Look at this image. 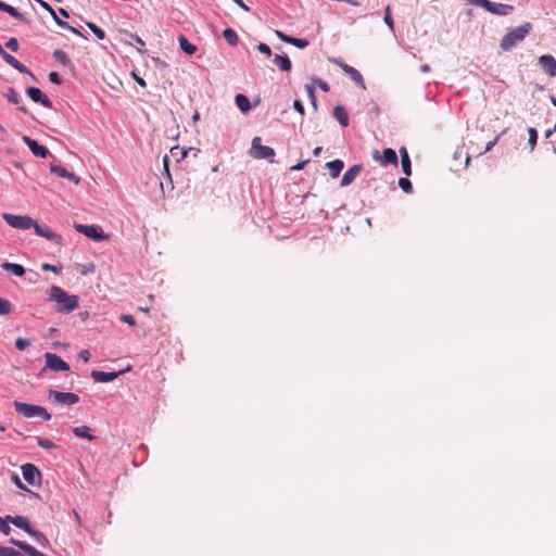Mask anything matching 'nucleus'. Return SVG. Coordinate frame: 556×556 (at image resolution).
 Masks as SVG:
<instances>
[{
    "label": "nucleus",
    "instance_id": "f257e3e1",
    "mask_svg": "<svg viewBox=\"0 0 556 556\" xmlns=\"http://www.w3.org/2000/svg\"><path fill=\"white\" fill-rule=\"evenodd\" d=\"M49 300L58 304V312L71 313L78 307L79 298L70 295L61 287L52 286L49 290Z\"/></svg>",
    "mask_w": 556,
    "mask_h": 556
},
{
    "label": "nucleus",
    "instance_id": "f03ea898",
    "mask_svg": "<svg viewBox=\"0 0 556 556\" xmlns=\"http://www.w3.org/2000/svg\"><path fill=\"white\" fill-rule=\"evenodd\" d=\"M531 28L532 25L530 23H525L523 25L509 30L501 40V49L503 51H509L526 38Z\"/></svg>",
    "mask_w": 556,
    "mask_h": 556
},
{
    "label": "nucleus",
    "instance_id": "7ed1b4c3",
    "mask_svg": "<svg viewBox=\"0 0 556 556\" xmlns=\"http://www.w3.org/2000/svg\"><path fill=\"white\" fill-rule=\"evenodd\" d=\"M14 408L26 418L41 417L43 420L51 419V414L43 406L15 401Z\"/></svg>",
    "mask_w": 556,
    "mask_h": 556
},
{
    "label": "nucleus",
    "instance_id": "20e7f679",
    "mask_svg": "<svg viewBox=\"0 0 556 556\" xmlns=\"http://www.w3.org/2000/svg\"><path fill=\"white\" fill-rule=\"evenodd\" d=\"M2 218L8 223V225L15 229L25 230L34 228L36 225V220L27 215H13L10 213H3Z\"/></svg>",
    "mask_w": 556,
    "mask_h": 556
},
{
    "label": "nucleus",
    "instance_id": "39448f33",
    "mask_svg": "<svg viewBox=\"0 0 556 556\" xmlns=\"http://www.w3.org/2000/svg\"><path fill=\"white\" fill-rule=\"evenodd\" d=\"M251 154L255 159H265L270 162L274 161L275 151L273 148L268 146L262 144V139L260 137H254L252 140Z\"/></svg>",
    "mask_w": 556,
    "mask_h": 556
},
{
    "label": "nucleus",
    "instance_id": "423d86ee",
    "mask_svg": "<svg viewBox=\"0 0 556 556\" xmlns=\"http://www.w3.org/2000/svg\"><path fill=\"white\" fill-rule=\"evenodd\" d=\"M45 359L46 366L43 367L42 371L46 369L53 371H67L70 369L68 364L54 353L47 352L45 354Z\"/></svg>",
    "mask_w": 556,
    "mask_h": 556
},
{
    "label": "nucleus",
    "instance_id": "0eeeda50",
    "mask_svg": "<svg viewBox=\"0 0 556 556\" xmlns=\"http://www.w3.org/2000/svg\"><path fill=\"white\" fill-rule=\"evenodd\" d=\"M49 399L62 405H74L79 402V396L73 392H60L56 390L49 391Z\"/></svg>",
    "mask_w": 556,
    "mask_h": 556
},
{
    "label": "nucleus",
    "instance_id": "6e6552de",
    "mask_svg": "<svg viewBox=\"0 0 556 556\" xmlns=\"http://www.w3.org/2000/svg\"><path fill=\"white\" fill-rule=\"evenodd\" d=\"M372 157L375 161L379 162L382 166L394 165L397 166V154L391 149L387 148L383 150L382 154L378 150H374Z\"/></svg>",
    "mask_w": 556,
    "mask_h": 556
},
{
    "label": "nucleus",
    "instance_id": "1a4fd4ad",
    "mask_svg": "<svg viewBox=\"0 0 556 556\" xmlns=\"http://www.w3.org/2000/svg\"><path fill=\"white\" fill-rule=\"evenodd\" d=\"M22 475L25 481L30 485H37L40 483L41 473L39 469L33 464L23 465Z\"/></svg>",
    "mask_w": 556,
    "mask_h": 556
},
{
    "label": "nucleus",
    "instance_id": "9d476101",
    "mask_svg": "<svg viewBox=\"0 0 556 556\" xmlns=\"http://www.w3.org/2000/svg\"><path fill=\"white\" fill-rule=\"evenodd\" d=\"M539 65L549 77L556 76V59L553 55H541L539 58Z\"/></svg>",
    "mask_w": 556,
    "mask_h": 556
},
{
    "label": "nucleus",
    "instance_id": "9b49d317",
    "mask_svg": "<svg viewBox=\"0 0 556 556\" xmlns=\"http://www.w3.org/2000/svg\"><path fill=\"white\" fill-rule=\"evenodd\" d=\"M26 93L34 102L41 103L47 109L52 108V101L39 88L29 87Z\"/></svg>",
    "mask_w": 556,
    "mask_h": 556
},
{
    "label": "nucleus",
    "instance_id": "f8f14e48",
    "mask_svg": "<svg viewBox=\"0 0 556 556\" xmlns=\"http://www.w3.org/2000/svg\"><path fill=\"white\" fill-rule=\"evenodd\" d=\"M34 229H35V232L40 236V237H43L52 242H55L56 244H62L63 243V239L60 235L53 232L51 230V228H49L48 226H40L37 222H36V225L34 226Z\"/></svg>",
    "mask_w": 556,
    "mask_h": 556
},
{
    "label": "nucleus",
    "instance_id": "ddd939ff",
    "mask_svg": "<svg viewBox=\"0 0 556 556\" xmlns=\"http://www.w3.org/2000/svg\"><path fill=\"white\" fill-rule=\"evenodd\" d=\"M74 227L78 232L84 233L86 237L96 241L104 240L108 238V236H105L102 231L99 232L98 229L93 226L76 224Z\"/></svg>",
    "mask_w": 556,
    "mask_h": 556
},
{
    "label": "nucleus",
    "instance_id": "4468645a",
    "mask_svg": "<svg viewBox=\"0 0 556 556\" xmlns=\"http://www.w3.org/2000/svg\"><path fill=\"white\" fill-rule=\"evenodd\" d=\"M23 141L26 143V146L29 148V150L33 152L34 155L46 159L49 154V150L39 144L36 140L31 139L30 137L24 136Z\"/></svg>",
    "mask_w": 556,
    "mask_h": 556
},
{
    "label": "nucleus",
    "instance_id": "2eb2a0df",
    "mask_svg": "<svg viewBox=\"0 0 556 556\" xmlns=\"http://www.w3.org/2000/svg\"><path fill=\"white\" fill-rule=\"evenodd\" d=\"M275 35L283 42L293 45L294 47H296L299 49H304L308 46V41L306 39L290 37V36L286 35L283 31L278 30V29L275 30Z\"/></svg>",
    "mask_w": 556,
    "mask_h": 556
},
{
    "label": "nucleus",
    "instance_id": "dca6fc26",
    "mask_svg": "<svg viewBox=\"0 0 556 556\" xmlns=\"http://www.w3.org/2000/svg\"><path fill=\"white\" fill-rule=\"evenodd\" d=\"M486 11L495 15H508L514 11V7L510 4L495 3L490 1Z\"/></svg>",
    "mask_w": 556,
    "mask_h": 556
},
{
    "label": "nucleus",
    "instance_id": "f3484780",
    "mask_svg": "<svg viewBox=\"0 0 556 556\" xmlns=\"http://www.w3.org/2000/svg\"><path fill=\"white\" fill-rule=\"evenodd\" d=\"M361 170H362V165H359V164L351 166L344 173V175L341 179V186L346 187V186L351 185L354 181V179L359 175Z\"/></svg>",
    "mask_w": 556,
    "mask_h": 556
},
{
    "label": "nucleus",
    "instance_id": "a211bd4d",
    "mask_svg": "<svg viewBox=\"0 0 556 556\" xmlns=\"http://www.w3.org/2000/svg\"><path fill=\"white\" fill-rule=\"evenodd\" d=\"M51 173L58 175L59 177L66 178L76 185L79 184L80 179L77 177L74 173L68 172L66 168L60 166V165H51L50 166Z\"/></svg>",
    "mask_w": 556,
    "mask_h": 556
},
{
    "label": "nucleus",
    "instance_id": "6ab92c4d",
    "mask_svg": "<svg viewBox=\"0 0 556 556\" xmlns=\"http://www.w3.org/2000/svg\"><path fill=\"white\" fill-rule=\"evenodd\" d=\"M8 523H12L15 527L26 531L27 533L33 529L29 525V521L24 516H7Z\"/></svg>",
    "mask_w": 556,
    "mask_h": 556
},
{
    "label": "nucleus",
    "instance_id": "aec40b11",
    "mask_svg": "<svg viewBox=\"0 0 556 556\" xmlns=\"http://www.w3.org/2000/svg\"><path fill=\"white\" fill-rule=\"evenodd\" d=\"M121 372H105L100 370H92L91 378L96 382H110L113 381Z\"/></svg>",
    "mask_w": 556,
    "mask_h": 556
},
{
    "label": "nucleus",
    "instance_id": "412c9836",
    "mask_svg": "<svg viewBox=\"0 0 556 556\" xmlns=\"http://www.w3.org/2000/svg\"><path fill=\"white\" fill-rule=\"evenodd\" d=\"M10 542L12 544L16 545L17 547H20L28 556H45L41 552H39L34 546H31L25 542H22V541L15 540V539H11Z\"/></svg>",
    "mask_w": 556,
    "mask_h": 556
},
{
    "label": "nucleus",
    "instance_id": "4be33fe9",
    "mask_svg": "<svg viewBox=\"0 0 556 556\" xmlns=\"http://www.w3.org/2000/svg\"><path fill=\"white\" fill-rule=\"evenodd\" d=\"M326 167L328 168L330 176L332 178H337L343 169L344 163L341 160H333L328 162Z\"/></svg>",
    "mask_w": 556,
    "mask_h": 556
},
{
    "label": "nucleus",
    "instance_id": "5701e85b",
    "mask_svg": "<svg viewBox=\"0 0 556 556\" xmlns=\"http://www.w3.org/2000/svg\"><path fill=\"white\" fill-rule=\"evenodd\" d=\"M333 117L340 123L342 127L349 126L348 113L343 106L337 105L333 109Z\"/></svg>",
    "mask_w": 556,
    "mask_h": 556
},
{
    "label": "nucleus",
    "instance_id": "b1692460",
    "mask_svg": "<svg viewBox=\"0 0 556 556\" xmlns=\"http://www.w3.org/2000/svg\"><path fill=\"white\" fill-rule=\"evenodd\" d=\"M341 67L344 71V73H346L355 83L362 85L364 84L363 76L357 70L348 64H342Z\"/></svg>",
    "mask_w": 556,
    "mask_h": 556
},
{
    "label": "nucleus",
    "instance_id": "393cba45",
    "mask_svg": "<svg viewBox=\"0 0 556 556\" xmlns=\"http://www.w3.org/2000/svg\"><path fill=\"white\" fill-rule=\"evenodd\" d=\"M274 63L279 67V70L283 72H288L291 70V61L287 55L277 54L274 58Z\"/></svg>",
    "mask_w": 556,
    "mask_h": 556
},
{
    "label": "nucleus",
    "instance_id": "a878e982",
    "mask_svg": "<svg viewBox=\"0 0 556 556\" xmlns=\"http://www.w3.org/2000/svg\"><path fill=\"white\" fill-rule=\"evenodd\" d=\"M73 432H74V434L76 437L84 438V439H87L89 441H92V440L96 439V437L90 433V428L87 427V426L75 427L73 429Z\"/></svg>",
    "mask_w": 556,
    "mask_h": 556
},
{
    "label": "nucleus",
    "instance_id": "bb28decb",
    "mask_svg": "<svg viewBox=\"0 0 556 556\" xmlns=\"http://www.w3.org/2000/svg\"><path fill=\"white\" fill-rule=\"evenodd\" d=\"M178 41H179L180 49L185 53L191 55L197 51V47L194 45H192L191 42H189V40L185 36H179Z\"/></svg>",
    "mask_w": 556,
    "mask_h": 556
},
{
    "label": "nucleus",
    "instance_id": "cd10ccee",
    "mask_svg": "<svg viewBox=\"0 0 556 556\" xmlns=\"http://www.w3.org/2000/svg\"><path fill=\"white\" fill-rule=\"evenodd\" d=\"M2 268L8 271H11L12 274H14L15 276H18V277H21L25 274L24 267L20 264H15V263L5 262L2 264Z\"/></svg>",
    "mask_w": 556,
    "mask_h": 556
},
{
    "label": "nucleus",
    "instance_id": "c85d7f7f",
    "mask_svg": "<svg viewBox=\"0 0 556 556\" xmlns=\"http://www.w3.org/2000/svg\"><path fill=\"white\" fill-rule=\"evenodd\" d=\"M223 37L232 47H236L239 43V37L232 28H226L223 31Z\"/></svg>",
    "mask_w": 556,
    "mask_h": 556
},
{
    "label": "nucleus",
    "instance_id": "c756f323",
    "mask_svg": "<svg viewBox=\"0 0 556 556\" xmlns=\"http://www.w3.org/2000/svg\"><path fill=\"white\" fill-rule=\"evenodd\" d=\"M235 100L240 111L245 113L251 109L250 100L244 94H237Z\"/></svg>",
    "mask_w": 556,
    "mask_h": 556
},
{
    "label": "nucleus",
    "instance_id": "7c9ffc66",
    "mask_svg": "<svg viewBox=\"0 0 556 556\" xmlns=\"http://www.w3.org/2000/svg\"><path fill=\"white\" fill-rule=\"evenodd\" d=\"M2 11L10 14L12 17H14L16 20H20L25 23L28 22L22 13H20L14 7H12L10 4L5 3L4 7L2 8Z\"/></svg>",
    "mask_w": 556,
    "mask_h": 556
},
{
    "label": "nucleus",
    "instance_id": "2f4dec72",
    "mask_svg": "<svg viewBox=\"0 0 556 556\" xmlns=\"http://www.w3.org/2000/svg\"><path fill=\"white\" fill-rule=\"evenodd\" d=\"M28 534H29L30 536H33V538L36 540V542H37L38 544H40L41 546H47V545H49V540H48V538H47L43 533H41L40 531H37V530L31 529V530L28 532Z\"/></svg>",
    "mask_w": 556,
    "mask_h": 556
},
{
    "label": "nucleus",
    "instance_id": "473e14b6",
    "mask_svg": "<svg viewBox=\"0 0 556 556\" xmlns=\"http://www.w3.org/2000/svg\"><path fill=\"white\" fill-rule=\"evenodd\" d=\"M86 25L99 40H103L105 38L104 30L102 28H100L98 25H96L94 23H91V22H87Z\"/></svg>",
    "mask_w": 556,
    "mask_h": 556
},
{
    "label": "nucleus",
    "instance_id": "72a5a7b5",
    "mask_svg": "<svg viewBox=\"0 0 556 556\" xmlns=\"http://www.w3.org/2000/svg\"><path fill=\"white\" fill-rule=\"evenodd\" d=\"M53 58L59 61L60 63H62L63 65H67L70 64V59L67 56V54L63 51V50H55L53 52Z\"/></svg>",
    "mask_w": 556,
    "mask_h": 556
},
{
    "label": "nucleus",
    "instance_id": "f704fd0d",
    "mask_svg": "<svg viewBox=\"0 0 556 556\" xmlns=\"http://www.w3.org/2000/svg\"><path fill=\"white\" fill-rule=\"evenodd\" d=\"M12 304L7 299L0 298V314L8 315L12 312Z\"/></svg>",
    "mask_w": 556,
    "mask_h": 556
},
{
    "label": "nucleus",
    "instance_id": "c9c22d12",
    "mask_svg": "<svg viewBox=\"0 0 556 556\" xmlns=\"http://www.w3.org/2000/svg\"><path fill=\"white\" fill-rule=\"evenodd\" d=\"M399 186L405 193H410L413 191L412 182L407 177L400 178Z\"/></svg>",
    "mask_w": 556,
    "mask_h": 556
},
{
    "label": "nucleus",
    "instance_id": "e433bc0d",
    "mask_svg": "<svg viewBox=\"0 0 556 556\" xmlns=\"http://www.w3.org/2000/svg\"><path fill=\"white\" fill-rule=\"evenodd\" d=\"M126 35L138 45V51L144 52L146 42L138 35L128 31Z\"/></svg>",
    "mask_w": 556,
    "mask_h": 556
},
{
    "label": "nucleus",
    "instance_id": "4c0bfd02",
    "mask_svg": "<svg viewBox=\"0 0 556 556\" xmlns=\"http://www.w3.org/2000/svg\"><path fill=\"white\" fill-rule=\"evenodd\" d=\"M5 97H7L8 101L12 104L20 103V97L14 88H9L8 92L5 93Z\"/></svg>",
    "mask_w": 556,
    "mask_h": 556
},
{
    "label": "nucleus",
    "instance_id": "58836bf2",
    "mask_svg": "<svg viewBox=\"0 0 556 556\" xmlns=\"http://www.w3.org/2000/svg\"><path fill=\"white\" fill-rule=\"evenodd\" d=\"M0 556H23L18 551L8 547L0 546Z\"/></svg>",
    "mask_w": 556,
    "mask_h": 556
},
{
    "label": "nucleus",
    "instance_id": "ea45409f",
    "mask_svg": "<svg viewBox=\"0 0 556 556\" xmlns=\"http://www.w3.org/2000/svg\"><path fill=\"white\" fill-rule=\"evenodd\" d=\"M36 440H37V444L45 450H51L56 446L52 441H50L48 439L37 437Z\"/></svg>",
    "mask_w": 556,
    "mask_h": 556
},
{
    "label": "nucleus",
    "instance_id": "a19ab883",
    "mask_svg": "<svg viewBox=\"0 0 556 556\" xmlns=\"http://www.w3.org/2000/svg\"><path fill=\"white\" fill-rule=\"evenodd\" d=\"M528 134H529V146H530L531 150H533L536 144V140H538V131L535 128L531 127L528 129Z\"/></svg>",
    "mask_w": 556,
    "mask_h": 556
},
{
    "label": "nucleus",
    "instance_id": "79ce46f5",
    "mask_svg": "<svg viewBox=\"0 0 556 556\" xmlns=\"http://www.w3.org/2000/svg\"><path fill=\"white\" fill-rule=\"evenodd\" d=\"M401 165H402V170L404 172V174L408 177L412 175V163H410V159H403L401 160Z\"/></svg>",
    "mask_w": 556,
    "mask_h": 556
},
{
    "label": "nucleus",
    "instance_id": "37998d69",
    "mask_svg": "<svg viewBox=\"0 0 556 556\" xmlns=\"http://www.w3.org/2000/svg\"><path fill=\"white\" fill-rule=\"evenodd\" d=\"M305 89H306V92L308 94V98L312 101L313 106L316 109L317 108V100H316V96H315V88H314V86L306 85Z\"/></svg>",
    "mask_w": 556,
    "mask_h": 556
},
{
    "label": "nucleus",
    "instance_id": "c03bdc74",
    "mask_svg": "<svg viewBox=\"0 0 556 556\" xmlns=\"http://www.w3.org/2000/svg\"><path fill=\"white\" fill-rule=\"evenodd\" d=\"M384 23L393 30L394 28V22H393V18H392V15H391V8L390 5H388L386 8V12H384Z\"/></svg>",
    "mask_w": 556,
    "mask_h": 556
},
{
    "label": "nucleus",
    "instance_id": "a18cd8bd",
    "mask_svg": "<svg viewBox=\"0 0 556 556\" xmlns=\"http://www.w3.org/2000/svg\"><path fill=\"white\" fill-rule=\"evenodd\" d=\"M30 345V342L29 340L27 339H24V338H17L15 340V348L20 351H23L25 350L26 348H28Z\"/></svg>",
    "mask_w": 556,
    "mask_h": 556
},
{
    "label": "nucleus",
    "instance_id": "49530a36",
    "mask_svg": "<svg viewBox=\"0 0 556 556\" xmlns=\"http://www.w3.org/2000/svg\"><path fill=\"white\" fill-rule=\"evenodd\" d=\"M467 2L471 5L483 8L484 10L490 5V0H467Z\"/></svg>",
    "mask_w": 556,
    "mask_h": 556
},
{
    "label": "nucleus",
    "instance_id": "de8ad7c7",
    "mask_svg": "<svg viewBox=\"0 0 556 556\" xmlns=\"http://www.w3.org/2000/svg\"><path fill=\"white\" fill-rule=\"evenodd\" d=\"M119 320L128 324L131 327L136 326V320L131 315L123 314V315H121Z\"/></svg>",
    "mask_w": 556,
    "mask_h": 556
},
{
    "label": "nucleus",
    "instance_id": "09e8293b",
    "mask_svg": "<svg viewBox=\"0 0 556 556\" xmlns=\"http://www.w3.org/2000/svg\"><path fill=\"white\" fill-rule=\"evenodd\" d=\"M5 47H7L8 49H10L11 51L16 52V51H17V49H18V42H17L16 38H13V37H12V38H10V39L7 41Z\"/></svg>",
    "mask_w": 556,
    "mask_h": 556
},
{
    "label": "nucleus",
    "instance_id": "8fccbe9b",
    "mask_svg": "<svg viewBox=\"0 0 556 556\" xmlns=\"http://www.w3.org/2000/svg\"><path fill=\"white\" fill-rule=\"evenodd\" d=\"M0 531H1L3 534H5V535L10 534V532H11V528H10V526L8 525L7 518H5V519H2V518L0 517Z\"/></svg>",
    "mask_w": 556,
    "mask_h": 556
},
{
    "label": "nucleus",
    "instance_id": "3c124183",
    "mask_svg": "<svg viewBox=\"0 0 556 556\" xmlns=\"http://www.w3.org/2000/svg\"><path fill=\"white\" fill-rule=\"evenodd\" d=\"M257 50H258L261 53H263V54H265V55H267V56H270V55H271V50H270L269 46H268V45H266V43H264V42L258 43V46H257Z\"/></svg>",
    "mask_w": 556,
    "mask_h": 556
},
{
    "label": "nucleus",
    "instance_id": "603ef678",
    "mask_svg": "<svg viewBox=\"0 0 556 556\" xmlns=\"http://www.w3.org/2000/svg\"><path fill=\"white\" fill-rule=\"evenodd\" d=\"M41 269L43 271H53L54 274H59L60 273V269L56 266L48 264V263H43L41 265Z\"/></svg>",
    "mask_w": 556,
    "mask_h": 556
},
{
    "label": "nucleus",
    "instance_id": "864d4df0",
    "mask_svg": "<svg viewBox=\"0 0 556 556\" xmlns=\"http://www.w3.org/2000/svg\"><path fill=\"white\" fill-rule=\"evenodd\" d=\"M39 4L46 10L48 11L52 17H55V11L52 9V7L47 3L46 1H42V0H38Z\"/></svg>",
    "mask_w": 556,
    "mask_h": 556
},
{
    "label": "nucleus",
    "instance_id": "5fc2aeb1",
    "mask_svg": "<svg viewBox=\"0 0 556 556\" xmlns=\"http://www.w3.org/2000/svg\"><path fill=\"white\" fill-rule=\"evenodd\" d=\"M49 79L51 83L60 85L62 83L60 75L56 72H51L49 74Z\"/></svg>",
    "mask_w": 556,
    "mask_h": 556
},
{
    "label": "nucleus",
    "instance_id": "6e6d98bb",
    "mask_svg": "<svg viewBox=\"0 0 556 556\" xmlns=\"http://www.w3.org/2000/svg\"><path fill=\"white\" fill-rule=\"evenodd\" d=\"M293 109L299 112L302 116L304 115V106L300 100L293 102Z\"/></svg>",
    "mask_w": 556,
    "mask_h": 556
},
{
    "label": "nucleus",
    "instance_id": "4d7b16f0",
    "mask_svg": "<svg viewBox=\"0 0 556 556\" xmlns=\"http://www.w3.org/2000/svg\"><path fill=\"white\" fill-rule=\"evenodd\" d=\"M79 358L85 363H88L90 359V353L88 350H81L78 354Z\"/></svg>",
    "mask_w": 556,
    "mask_h": 556
},
{
    "label": "nucleus",
    "instance_id": "13d9d810",
    "mask_svg": "<svg viewBox=\"0 0 556 556\" xmlns=\"http://www.w3.org/2000/svg\"><path fill=\"white\" fill-rule=\"evenodd\" d=\"M53 20L55 21V23L62 27V28H66V27H70V24L64 22L63 20L59 18V16L55 14V17H53Z\"/></svg>",
    "mask_w": 556,
    "mask_h": 556
},
{
    "label": "nucleus",
    "instance_id": "bf43d9fd",
    "mask_svg": "<svg viewBox=\"0 0 556 556\" xmlns=\"http://www.w3.org/2000/svg\"><path fill=\"white\" fill-rule=\"evenodd\" d=\"M307 163H308V160H305V161H303V162H300V163H298V164H295V165L291 166V170H301V169H303V168H304L305 164H307Z\"/></svg>",
    "mask_w": 556,
    "mask_h": 556
},
{
    "label": "nucleus",
    "instance_id": "052dcab7",
    "mask_svg": "<svg viewBox=\"0 0 556 556\" xmlns=\"http://www.w3.org/2000/svg\"><path fill=\"white\" fill-rule=\"evenodd\" d=\"M498 137H495L492 141L488 142L484 152H489L497 142Z\"/></svg>",
    "mask_w": 556,
    "mask_h": 556
},
{
    "label": "nucleus",
    "instance_id": "680f3d73",
    "mask_svg": "<svg viewBox=\"0 0 556 556\" xmlns=\"http://www.w3.org/2000/svg\"><path fill=\"white\" fill-rule=\"evenodd\" d=\"M318 86L319 88L325 91V92H328L329 91V85L326 83V81H323V80H318Z\"/></svg>",
    "mask_w": 556,
    "mask_h": 556
},
{
    "label": "nucleus",
    "instance_id": "e2e57ef3",
    "mask_svg": "<svg viewBox=\"0 0 556 556\" xmlns=\"http://www.w3.org/2000/svg\"><path fill=\"white\" fill-rule=\"evenodd\" d=\"M66 29H68L70 31H72L74 35L76 36H79V37H83V38H86L81 31H79L77 28L73 27L70 25V27H66Z\"/></svg>",
    "mask_w": 556,
    "mask_h": 556
},
{
    "label": "nucleus",
    "instance_id": "0e129e2a",
    "mask_svg": "<svg viewBox=\"0 0 556 556\" xmlns=\"http://www.w3.org/2000/svg\"><path fill=\"white\" fill-rule=\"evenodd\" d=\"M400 154H401V160H403V159H405V157H406V159H409L408 151H407V149H406L405 147H402V148L400 149Z\"/></svg>",
    "mask_w": 556,
    "mask_h": 556
},
{
    "label": "nucleus",
    "instance_id": "69168bd1",
    "mask_svg": "<svg viewBox=\"0 0 556 556\" xmlns=\"http://www.w3.org/2000/svg\"><path fill=\"white\" fill-rule=\"evenodd\" d=\"M236 4H238L244 11H249V7L242 0H232Z\"/></svg>",
    "mask_w": 556,
    "mask_h": 556
},
{
    "label": "nucleus",
    "instance_id": "338daca9",
    "mask_svg": "<svg viewBox=\"0 0 556 556\" xmlns=\"http://www.w3.org/2000/svg\"><path fill=\"white\" fill-rule=\"evenodd\" d=\"M323 148L321 147H316L314 150H313V154L315 156H318L321 152Z\"/></svg>",
    "mask_w": 556,
    "mask_h": 556
},
{
    "label": "nucleus",
    "instance_id": "774afa93",
    "mask_svg": "<svg viewBox=\"0 0 556 556\" xmlns=\"http://www.w3.org/2000/svg\"><path fill=\"white\" fill-rule=\"evenodd\" d=\"M59 13H60L62 16H64V17H68V13H67V11H66L65 9H62V8H61V9H59Z\"/></svg>",
    "mask_w": 556,
    "mask_h": 556
}]
</instances>
